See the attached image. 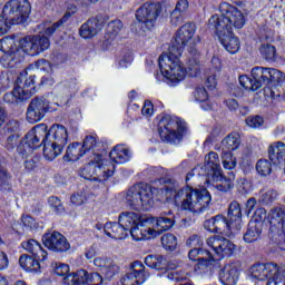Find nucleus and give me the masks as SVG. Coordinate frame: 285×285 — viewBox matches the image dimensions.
Here are the masks:
<instances>
[{
	"label": "nucleus",
	"instance_id": "nucleus-17",
	"mask_svg": "<svg viewBox=\"0 0 285 285\" xmlns=\"http://www.w3.org/2000/svg\"><path fill=\"white\" fill-rule=\"evenodd\" d=\"M148 279L146 266L142 262L136 261L131 264L129 272L120 279L122 285H141Z\"/></svg>",
	"mask_w": 285,
	"mask_h": 285
},
{
	"label": "nucleus",
	"instance_id": "nucleus-11",
	"mask_svg": "<svg viewBox=\"0 0 285 285\" xmlns=\"http://www.w3.org/2000/svg\"><path fill=\"white\" fill-rule=\"evenodd\" d=\"M30 12L31 6L28 0H9L2 8V14L9 20L10 26L26 23Z\"/></svg>",
	"mask_w": 285,
	"mask_h": 285
},
{
	"label": "nucleus",
	"instance_id": "nucleus-51",
	"mask_svg": "<svg viewBox=\"0 0 285 285\" xmlns=\"http://www.w3.org/2000/svg\"><path fill=\"white\" fill-rule=\"evenodd\" d=\"M51 268L56 275H58L59 277H63L62 282L66 279V277H68V275H70L68 274L70 273V266H68V264L52 263Z\"/></svg>",
	"mask_w": 285,
	"mask_h": 285
},
{
	"label": "nucleus",
	"instance_id": "nucleus-61",
	"mask_svg": "<svg viewBox=\"0 0 285 285\" xmlns=\"http://www.w3.org/2000/svg\"><path fill=\"white\" fill-rule=\"evenodd\" d=\"M10 20L3 14V11L0 13V36L6 35L10 30Z\"/></svg>",
	"mask_w": 285,
	"mask_h": 285
},
{
	"label": "nucleus",
	"instance_id": "nucleus-20",
	"mask_svg": "<svg viewBox=\"0 0 285 285\" xmlns=\"http://www.w3.org/2000/svg\"><path fill=\"white\" fill-rule=\"evenodd\" d=\"M205 228L210 230V233H220L222 235H226L230 237L232 233H237L233 228V224L230 220H227L224 215H217L208 220L205 222Z\"/></svg>",
	"mask_w": 285,
	"mask_h": 285
},
{
	"label": "nucleus",
	"instance_id": "nucleus-46",
	"mask_svg": "<svg viewBox=\"0 0 285 285\" xmlns=\"http://www.w3.org/2000/svg\"><path fill=\"white\" fill-rule=\"evenodd\" d=\"M259 52L266 61H275L277 59V49L273 45H263L259 48Z\"/></svg>",
	"mask_w": 285,
	"mask_h": 285
},
{
	"label": "nucleus",
	"instance_id": "nucleus-54",
	"mask_svg": "<svg viewBox=\"0 0 285 285\" xmlns=\"http://www.w3.org/2000/svg\"><path fill=\"white\" fill-rule=\"evenodd\" d=\"M239 83L245 90H257V87L255 86V80L246 75L239 77Z\"/></svg>",
	"mask_w": 285,
	"mask_h": 285
},
{
	"label": "nucleus",
	"instance_id": "nucleus-42",
	"mask_svg": "<svg viewBox=\"0 0 285 285\" xmlns=\"http://www.w3.org/2000/svg\"><path fill=\"white\" fill-rule=\"evenodd\" d=\"M145 264L149 268H155L156 271H164L167 266L164 256L161 255H149L145 258Z\"/></svg>",
	"mask_w": 285,
	"mask_h": 285
},
{
	"label": "nucleus",
	"instance_id": "nucleus-26",
	"mask_svg": "<svg viewBox=\"0 0 285 285\" xmlns=\"http://www.w3.org/2000/svg\"><path fill=\"white\" fill-rule=\"evenodd\" d=\"M219 279L224 285H235L239 279V263H228L219 272Z\"/></svg>",
	"mask_w": 285,
	"mask_h": 285
},
{
	"label": "nucleus",
	"instance_id": "nucleus-2",
	"mask_svg": "<svg viewBox=\"0 0 285 285\" xmlns=\"http://www.w3.org/2000/svg\"><path fill=\"white\" fill-rule=\"evenodd\" d=\"M195 32H197L195 23H185L174 36L169 47L175 48L178 52H184V49L187 48L186 63L191 77L199 75V51L196 47L199 38H195Z\"/></svg>",
	"mask_w": 285,
	"mask_h": 285
},
{
	"label": "nucleus",
	"instance_id": "nucleus-58",
	"mask_svg": "<svg viewBox=\"0 0 285 285\" xmlns=\"http://www.w3.org/2000/svg\"><path fill=\"white\" fill-rule=\"evenodd\" d=\"M81 146H82L85 153L88 150H95L97 148V137L87 136Z\"/></svg>",
	"mask_w": 285,
	"mask_h": 285
},
{
	"label": "nucleus",
	"instance_id": "nucleus-64",
	"mask_svg": "<svg viewBox=\"0 0 285 285\" xmlns=\"http://www.w3.org/2000/svg\"><path fill=\"white\" fill-rule=\"evenodd\" d=\"M154 110L155 109H154L153 102L150 100H146L141 109L142 115L145 117H153Z\"/></svg>",
	"mask_w": 285,
	"mask_h": 285
},
{
	"label": "nucleus",
	"instance_id": "nucleus-16",
	"mask_svg": "<svg viewBox=\"0 0 285 285\" xmlns=\"http://www.w3.org/2000/svg\"><path fill=\"white\" fill-rule=\"evenodd\" d=\"M65 285H101L104 284V277L99 275V273L88 274L85 269H79L76 273L69 274L65 277Z\"/></svg>",
	"mask_w": 285,
	"mask_h": 285
},
{
	"label": "nucleus",
	"instance_id": "nucleus-53",
	"mask_svg": "<svg viewBox=\"0 0 285 285\" xmlns=\"http://www.w3.org/2000/svg\"><path fill=\"white\" fill-rule=\"evenodd\" d=\"M161 244L166 250H175L177 248V237L173 234L161 236Z\"/></svg>",
	"mask_w": 285,
	"mask_h": 285
},
{
	"label": "nucleus",
	"instance_id": "nucleus-24",
	"mask_svg": "<svg viewBox=\"0 0 285 285\" xmlns=\"http://www.w3.org/2000/svg\"><path fill=\"white\" fill-rule=\"evenodd\" d=\"M26 75L27 72L21 73L17 79V85L14 86L13 91L4 95L3 99L7 104H19V101L30 99V90H23V88H21Z\"/></svg>",
	"mask_w": 285,
	"mask_h": 285
},
{
	"label": "nucleus",
	"instance_id": "nucleus-27",
	"mask_svg": "<svg viewBox=\"0 0 285 285\" xmlns=\"http://www.w3.org/2000/svg\"><path fill=\"white\" fill-rule=\"evenodd\" d=\"M121 30H124V22L121 20H114L108 23L104 40L106 50H111L112 46H117V37H119Z\"/></svg>",
	"mask_w": 285,
	"mask_h": 285
},
{
	"label": "nucleus",
	"instance_id": "nucleus-10",
	"mask_svg": "<svg viewBox=\"0 0 285 285\" xmlns=\"http://www.w3.org/2000/svg\"><path fill=\"white\" fill-rule=\"evenodd\" d=\"M193 177H206V179H220L224 177L222 171V165L219 161V155L215 151H209L205 155V167H195L187 174L186 179H193Z\"/></svg>",
	"mask_w": 285,
	"mask_h": 285
},
{
	"label": "nucleus",
	"instance_id": "nucleus-18",
	"mask_svg": "<svg viewBox=\"0 0 285 285\" xmlns=\"http://www.w3.org/2000/svg\"><path fill=\"white\" fill-rule=\"evenodd\" d=\"M42 242L46 248L52 250L53 253H66L70 250V243L59 232L45 234Z\"/></svg>",
	"mask_w": 285,
	"mask_h": 285
},
{
	"label": "nucleus",
	"instance_id": "nucleus-29",
	"mask_svg": "<svg viewBox=\"0 0 285 285\" xmlns=\"http://www.w3.org/2000/svg\"><path fill=\"white\" fill-rule=\"evenodd\" d=\"M189 259L191 262H198V268L204 271V268H208L209 264H213L214 258L210 252L206 249H202L198 247H194L189 253H188Z\"/></svg>",
	"mask_w": 285,
	"mask_h": 285
},
{
	"label": "nucleus",
	"instance_id": "nucleus-8",
	"mask_svg": "<svg viewBox=\"0 0 285 285\" xmlns=\"http://www.w3.org/2000/svg\"><path fill=\"white\" fill-rule=\"evenodd\" d=\"M46 137H48V126L46 124L35 126L18 146V154L20 157L26 159V157L32 155V150L40 148Z\"/></svg>",
	"mask_w": 285,
	"mask_h": 285
},
{
	"label": "nucleus",
	"instance_id": "nucleus-40",
	"mask_svg": "<svg viewBox=\"0 0 285 285\" xmlns=\"http://www.w3.org/2000/svg\"><path fill=\"white\" fill-rule=\"evenodd\" d=\"M86 151L79 142H72L67 147L66 155L63 156L65 161H78L79 158L83 157Z\"/></svg>",
	"mask_w": 285,
	"mask_h": 285
},
{
	"label": "nucleus",
	"instance_id": "nucleus-25",
	"mask_svg": "<svg viewBox=\"0 0 285 285\" xmlns=\"http://www.w3.org/2000/svg\"><path fill=\"white\" fill-rule=\"evenodd\" d=\"M129 233L135 239V242H144L146 239H155L157 237V230H155L151 225L141 222L138 225H135Z\"/></svg>",
	"mask_w": 285,
	"mask_h": 285
},
{
	"label": "nucleus",
	"instance_id": "nucleus-41",
	"mask_svg": "<svg viewBox=\"0 0 285 285\" xmlns=\"http://www.w3.org/2000/svg\"><path fill=\"white\" fill-rule=\"evenodd\" d=\"M239 144H242L239 140V134H229L222 140L223 153H233V150H237V148H239Z\"/></svg>",
	"mask_w": 285,
	"mask_h": 285
},
{
	"label": "nucleus",
	"instance_id": "nucleus-47",
	"mask_svg": "<svg viewBox=\"0 0 285 285\" xmlns=\"http://www.w3.org/2000/svg\"><path fill=\"white\" fill-rule=\"evenodd\" d=\"M91 196L92 194L88 193V190L86 189H82L75 193L70 197V200H71V204H73V206H83V204H86Z\"/></svg>",
	"mask_w": 285,
	"mask_h": 285
},
{
	"label": "nucleus",
	"instance_id": "nucleus-62",
	"mask_svg": "<svg viewBox=\"0 0 285 285\" xmlns=\"http://www.w3.org/2000/svg\"><path fill=\"white\" fill-rule=\"evenodd\" d=\"M187 246H190L191 248H202L204 246V240L202 237L193 235L188 238Z\"/></svg>",
	"mask_w": 285,
	"mask_h": 285
},
{
	"label": "nucleus",
	"instance_id": "nucleus-34",
	"mask_svg": "<svg viewBox=\"0 0 285 285\" xmlns=\"http://www.w3.org/2000/svg\"><path fill=\"white\" fill-rule=\"evenodd\" d=\"M99 30H101V22L92 18L80 27L79 35L82 39H92V37L98 35Z\"/></svg>",
	"mask_w": 285,
	"mask_h": 285
},
{
	"label": "nucleus",
	"instance_id": "nucleus-59",
	"mask_svg": "<svg viewBox=\"0 0 285 285\" xmlns=\"http://www.w3.org/2000/svg\"><path fill=\"white\" fill-rule=\"evenodd\" d=\"M19 144V134H9L4 144L7 150H14Z\"/></svg>",
	"mask_w": 285,
	"mask_h": 285
},
{
	"label": "nucleus",
	"instance_id": "nucleus-6",
	"mask_svg": "<svg viewBox=\"0 0 285 285\" xmlns=\"http://www.w3.org/2000/svg\"><path fill=\"white\" fill-rule=\"evenodd\" d=\"M18 36H7L0 40V63L3 68H17V63H21V47L19 46Z\"/></svg>",
	"mask_w": 285,
	"mask_h": 285
},
{
	"label": "nucleus",
	"instance_id": "nucleus-1",
	"mask_svg": "<svg viewBox=\"0 0 285 285\" xmlns=\"http://www.w3.org/2000/svg\"><path fill=\"white\" fill-rule=\"evenodd\" d=\"M219 12L220 16L216 14L209 19V28L215 30L222 46L229 55H237L240 43L239 39L233 35V28L242 30L246 26V18L239 9L227 2L220 3Z\"/></svg>",
	"mask_w": 285,
	"mask_h": 285
},
{
	"label": "nucleus",
	"instance_id": "nucleus-35",
	"mask_svg": "<svg viewBox=\"0 0 285 285\" xmlns=\"http://www.w3.org/2000/svg\"><path fill=\"white\" fill-rule=\"evenodd\" d=\"M109 157L115 164H126L127 161H130L132 153H130V149L126 148L124 145H117L110 151Z\"/></svg>",
	"mask_w": 285,
	"mask_h": 285
},
{
	"label": "nucleus",
	"instance_id": "nucleus-50",
	"mask_svg": "<svg viewBox=\"0 0 285 285\" xmlns=\"http://www.w3.org/2000/svg\"><path fill=\"white\" fill-rule=\"evenodd\" d=\"M256 170L261 177H268L273 170V166L268 159H259L256 163Z\"/></svg>",
	"mask_w": 285,
	"mask_h": 285
},
{
	"label": "nucleus",
	"instance_id": "nucleus-31",
	"mask_svg": "<svg viewBox=\"0 0 285 285\" xmlns=\"http://www.w3.org/2000/svg\"><path fill=\"white\" fill-rule=\"evenodd\" d=\"M22 248L30 253L35 259H38L40 262H47L48 259V252L41 247V244L37 242L36 239H29L26 243H22Z\"/></svg>",
	"mask_w": 285,
	"mask_h": 285
},
{
	"label": "nucleus",
	"instance_id": "nucleus-5",
	"mask_svg": "<svg viewBox=\"0 0 285 285\" xmlns=\"http://www.w3.org/2000/svg\"><path fill=\"white\" fill-rule=\"evenodd\" d=\"M249 273L254 279L266 282V285H281L285 277V266L278 267L275 263L256 264Z\"/></svg>",
	"mask_w": 285,
	"mask_h": 285
},
{
	"label": "nucleus",
	"instance_id": "nucleus-4",
	"mask_svg": "<svg viewBox=\"0 0 285 285\" xmlns=\"http://www.w3.org/2000/svg\"><path fill=\"white\" fill-rule=\"evenodd\" d=\"M175 202H181V208L184 210H190V213L199 215V213H204L208 210V206H210L212 197L208 189H193L186 188L179 190L175 195Z\"/></svg>",
	"mask_w": 285,
	"mask_h": 285
},
{
	"label": "nucleus",
	"instance_id": "nucleus-12",
	"mask_svg": "<svg viewBox=\"0 0 285 285\" xmlns=\"http://www.w3.org/2000/svg\"><path fill=\"white\" fill-rule=\"evenodd\" d=\"M159 17V4L146 2L137 11V33L146 37V32H150L155 28V22Z\"/></svg>",
	"mask_w": 285,
	"mask_h": 285
},
{
	"label": "nucleus",
	"instance_id": "nucleus-60",
	"mask_svg": "<svg viewBox=\"0 0 285 285\" xmlns=\"http://www.w3.org/2000/svg\"><path fill=\"white\" fill-rule=\"evenodd\" d=\"M49 204L55 209V212L58 213V215H61L63 213V205L57 196H51L49 198Z\"/></svg>",
	"mask_w": 285,
	"mask_h": 285
},
{
	"label": "nucleus",
	"instance_id": "nucleus-19",
	"mask_svg": "<svg viewBox=\"0 0 285 285\" xmlns=\"http://www.w3.org/2000/svg\"><path fill=\"white\" fill-rule=\"evenodd\" d=\"M206 243L219 257H230L235 253V244L223 236L209 237Z\"/></svg>",
	"mask_w": 285,
	"mask_h": 285
},
{
	"label": "nucleus",
	"instance_id": "nucleus-21",
	"mask_svg": "<svg viewBox=\"0 0 285 285\" xmlns=\"http://www.w3.org/2000/svg\"><path fill=\"white\" fill-rule=\"evenodd\" d=\"M145 224L151 226V228L156 230L157 237H159L161 233H166V230H170V228L175 226V218L173 217V212H168L159 217L147 216Z\"/></svg>",
	"mask_w": 285,
	"mask_h": 285
},
{
	"label": "nucleus",
	"instance_id": "nucleus-43",
	"mask_svg": "<svg viewBox=\"0 0 285 285\" xmlns=\"http://www.w3.org/2000/svg\"><path fill=\"white\" fill-rule=\"evenodd\" d=\"M196 101H200L203 110H213V104L208 101V91L206 88L198 87L194 92Z\"/></svg>",
	"mask_w": 285,
	"mask_h": 285
},
{
	"label": "nucleus",
	"instance_id": "nucleus-32",
	"mask_svg": "<svg viewBox=\"0 0 285 285\" xmlns=\"http://www.w3.org/2000/svg\"><path fill=\"white\" fill-rule=\"evenodd\" d=\"M104 233L108 237H111V239H126V237H128V232L119 220L118 223L115 222L105 224Z\"/></svg>",
	"mask_w": 285,
	"mask_h": 285
},
{
	"label": "nucleus",
	"instance_id": "nucleus-14",
	"mask_svg": "<svg viewBox=\"0 0 285 285\" xmlns=\"http://www.w3.org/2000/svg\"><path fill=\"white\" fill-rule=\"evenodd\" d=\"M19 47L26 55L37 57V55H41V52L50 48V40L48 37L41 35L27 36L19 40Z\"/></svg>",
	"mask_w": 285,
	"mask_h": 285
},
{
	"label": "nucleus",
	"instance_id": "nucleus-44",
	"mask_svg": "<svg viewBox=\"0 0 285 285\" xmlns=\"http://www.w3.org/2000/svg\"><path fill=\"white\" fill-rule=\"evenodd\" d=\"M175 268H177V265L169 263L164 277L169 279V282H181V279H185L186 276L184 275V272L175 271Z\"/></svg>",
	"mask_w": 285,
	"mask_h": 285
},
{
	"label": "nucleus",
	"instance_id": "nucleus-36",
	"mask_svg": "<svg viewBox=\"0 0 285 285\" xmlns=\"http://www.w3.org/2000/svg\"><path fill=\"white\" fill-rule=\"evenodd\" d=\"M228 218L234 230H242V207L239 203L232 202L228 209Z\"/></svg>",
	"mask_w": 285,
	"mask_h": 285
},
{
	"label": "nucleus",
	"instance_id": "nucleus-23",
	"mask_svg": "<svg viewBox=\"0 0 285 285\" xmlns=\"http://www.w3.org/2000/svg\"><path fill=\"white\" fill-rule=\"evenodd\" d=\"M94 266L105 275L106 279H112L115 275H118L119 267L112 258L108 256H98L94 259Z\"/></svg>",
	"mask_w": 285,
	"mask_h": 285
},
{
	"label": "nucleus",
	"instance_id": "nucleus-52",
	"mask_svg": "<svg viewBox=\"0 0 285 285\" xmlns=\"http://www.w3.org/2000/svg\"><path fill=\"white\" fill-rule=\"evenodd\" d=\"M284 79H285V75L282 71L275 68H268V75H267L268 83H282Z\"/></svg>",
	"mask_w": 285,
	"mask_h": 285
},
{
	"label": "nucleus",
	"instance_id": "nucleus-45",
	"mask_svg": "<svg viewBox=\"0 0 285 285\" xmlns=\"http://www.w3.org/2000/svg\"><path fill=\"white\" fill-rule=\"evenodd\" d=\"M63 26V20H59L58 22L50 23V22H45L38 26L40 32L46 35V37H51V35H55L59 28Z\"/></svg>",
	"mask_w": 285,
	"mask_h": 285
},
{
	"label": "nucleus",
	"instance_id": "nucleus-28",
	"mask_svg": "<svg viewBox=\"0 0 285 285\" xmlns=\"http://www.w3.org/2000/svg\"><path fill=\"white\" fill-rule=\"evenodd\" d=\"M148 216H141L139 213L135 212H122L118 217V222L125 227L127 233L135 228L140 222H146Z\"/></svg>",
	"mask_w": 285,
	"mask_h": 285
},
{
	"label": "nucleus",
	"instance_id": "nucleus-13",
	"mask_svg": "<svg viewBox=\"0 0 285 285\" xmlns=\"http://www.w3.org/2000/svg\"><path fill=\"white\" fill-rule=\"evenodd\" d=\"M126 204L135 208V210H139V208H148V206H153L155 202L153 200V190L148 186L138 184L131 186L125 196Z\"/></svg>",
	"mask_w": 285,
	"mask_h": 285
},
{
	"label": "nucleus",
	"instance_id": "nucleus-49",
	"mask_svg": "<svg viewBox=\"0 0 285 285\" xmlns=\"http://www.w3.org/2000/svg\"><path fill=\"white\" fill-rule=\"evenodd\" d=\"M222 164L225 170H233V168L237 167V158L233 156L230 151H223L220 155Z\"/></svg>",
	"mask_w": 285,
	"mask_h": 285
},
{
	"label": "nucleus",
	"instance_id": "nucleus-55",
	"mask_svg": "<svg viewBox=\"0 0 285 285\" xmlns=\"http://www.w3.org/2000/svg\"><path fill=\"white\" fill-rule=\"evenodd\" d=\"M275 199H277V193L271 189L261 196L259 202L261 204L268 206V204H273Z\"/></svg>",
	"mask_w": 285,
	"mask_h": 285
},
{
	"label": "nucleus",
	"instance_id": "nucleus-57",
	"mask_svg": "<svg viewBox=\"0 0 285 285\" xmlns=\"http://www.w3.org/2000/svg\"><path fill=\"white\" fill-rule=\"evenodd\" d=\"M216 188L220 190V193H226L233 188V180L230 179H217L216 180Z\"/></svg>",
	"mask_w": 285,
	"mask_h": 285
},
{
	"label": "nucleus",
	"instance_id": "nucleus-33",
	"mask_svg": "<svg viewBox=\"0 0 285 285\" xmlns=\"http://www.w3.org/2000/svg\"><path fill=\"white\" fill-rule=\"evenodd\" d=\"M43 157L48 161H53V159H57L59 155L63 153V146L46 138L43 140Z\"/></svg>",
	"mask_w": 285,
	"mask_h": 285
},
{
	"label": "nucleus",
	"instance_id": "nucleus-39",
	"mask_svg": "<svg viewBox=\"0 0 285 285\" xmlns=\"http://www.w3.org/2000/svg\"><path fill=\"white\" fill-rule=\"evenodd\" d=\"M46 261H39L35 258L33 256L22 255L19 258V264L21 268L24 271H30L31 273H37L41 268V264H43Z\"/></svg>",
	"mask_w": 285,
	"mask_h": 285
},
{
	"label": "nucleus",
	"instance_id": "nucleus-7",
	"mask_svg": "<svg viewBox=\"0 0 285 285\" xmlns=\"http://www.w3.org/2000/svg\"><path fill=\"white\" fill-rule=\"evenodd\" d=\"M115 175V165L110 160H106L101 155H97L91 163L79 170L82 179H99L112 177Z\"/></svg>",
	"mask_w": 285,
	"mask_h": 285
},
{
	"label": "nucleus",
	"instance_id": "nucleus-3",
	"mask_svg": "<svg viewBox=\"0 0 285 285\" xmlns=\"http://www.w3.org/2000/svg\"><path fill=\"white\" fill-rule=\"evenodd\" d=\"M181 55L183 52L177 51L175 47H169L168 52L163 53L158 58L160 72L163 77L169 79V81H184V79H186V75L188 73L190 77H193L188 67L186 69V66H184Z\"/></svg>",
	"mask_w": 285,
	"mask_h": 285
},
{
	"label": "nucleus",
	"instance_id": "nucleus-48",
	"mask_svg": "<svg viewBox=\"0 0 285 285\" xmlns=\"http://www.w3.org/2000/svg\"><path fill=\"white\" fill-rule=\"evenodd\" d=\"M21 130V124L18 120H10L1 130H0V139L1 137H6V135H19Z\"/></svg>",
	"mask_w": 285,
	"mask_h": 285
},
{
	"label": "nucleus",
	"instance_id": "nucleus-37",
	"mask_svg": "<svg viewBox=\"0 0 285 285\" xmlns=\"http://www.w3.org/2000/svg\"><path fill=\"white\" fill-rule=\"evenodd\" d=\"M252 77L256 90H259L263 86H268V68L254 67L252 69Z\"/></svg>",
	"mask_w": 285,
	"mask_h": 285
},
{
	"label": "nucleus",
	"instance_id": "nucleus-38",
	"mask_svg": "<svg viewBox=\"0 0 285 285\" xmlns=\"http://www.w3.org/2000/svg\"><path fill=\"white\" fill-rule=\"evenodd\" d=\"M262 235V223L252 220L248 224L247 232L244 234V242L246 244H253V242H257Z\"/></svg>",
	"mask_w": 285,
	"mask_h": 285
},
{
	"label": "nucleus",
	"instance_id": "nucleus-22",
	"mask_svg": "<svg viewBox=\"0 0 285 285\" xmlns=\"http://www.w3.org/2000/svg\"><path fill=\"white\" fill-rule=\"evenodd\" d=\"M268 219L272 237H277V235H284L285 212L282 208H274L269 212Z\"/></svg>",
	"mask_w": 285,
	"mask_h": 285
},
{
	"label": "nucleus",
	"instance_id": "nucleus-30",
	"mask_svg": "<svg viewBox=\"0 0 285 285\" xmlns=\"http://www.w3.org/2000/svg\"><path fill=\"white\" fill-rule=\"evenodd\" d=\"M46 139L66 148V144H68V129L63 125H52L49 131H47Z\"/></svg>",
	"mask_w": 285,
	"mask_h": 285
},
{
	"label": "nucleus",
	"instance_id": "nucleus-56",
	"mask_svg": "<svg viewBox=\"0 0 285 285\" xmlns=\"http://www.w3.org/2000/svg\"><path fill=\"white\" fill-rule=\"evenodd\" d=\"M245 121L249 128H262L264 126V118L261 116H250Z\"/></svg>",
	"mask_w": 285,
	"mask_h": 285
},
{
	"label": "nucleus",
	"instance_id": "nucleus-9",
	"mask_svg": "<svg viewBox=\"0 0 285 285\" xmlns=\"http://www.w3.org/2000/svg\"><path fill=\"white\" fill-rule=\"evenodd\" d=\"M158 132L161 141L177 144V141H181V137H184V132H186V125L166 115L158 122Z\"/></svg>",
	"mask_w": 285,
	"mask_h": 285
},
{
	"label": "nucleus",
	"instance_id": "nucleus-15",
	"mask_svg": "<svg viewBox=\"0 0 285 285\" xmlns=\"http://www.w3.org/2000/svg\"><path fill=\"white\" fill-rule=\"evenodd\" d=\"M49 110H52V107L48 101L41 98L32 99L27 108L26 119L29 124H38Z\"/></svg>",
	"mask_w": 285,
	"mask_h": 285
},
{
	"label": "nucleus",
	"instance_id": "nucleus-63",
	"mask_svg": "<svg viewBox=\"0 0 285 285\" xmlns=\"http://www.w3.org/2000/svg\"><path fill=\"white\" fill-rule=\"evenodd\" d=\"M35 76H29V78L26 79L23 86L21 87L22 90H30L29 97H32L35 95Z\"/></svg>",
	"mask_w": 285,
	"mask_h": 285
}]
</instances>
